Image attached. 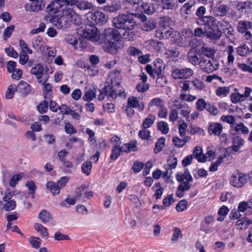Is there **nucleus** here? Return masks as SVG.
<instances>
[{"label": "nucleus", "mask_w": 252, "mask_h": 252, "mask_svg": "<svg viewBox=\"0 0 252 252\" xmlns=\"http://www.w3.org/2000/svg\"><path fill=\"white\" fill-rule=\"evenodd\" d=\"M103 38L105 51L112 54H117L121 46L120 33L118 31L112 28L105 29L103 32Z\"/></svg>", "instance_id": "f257e3e1"}, {"label": "nucleus", "mask_w": 252, "mask_h": 252, "mask_svg": "<svg viewBox=\"0 0 252 252\" xmlns=\"http://www.w3.org/2000/svg\"><path fill=\"white\" fill-rule=\"evenodd\" d=\"M19 46L21 49V52H26V53L31 54L32 50L29 47L28 44L22 39L19 41Z\"/></svg>", "instance_id": "680f3d73"}, {"label": "nucleus", "mask_w": 252, "mask_h": 252, "mask_svg": "<svg viewBox=\"0 0 252 252\" xmlns=\"http://www.w3.org/2000/svg\"><path fill=\"white\" fill-rule=\"evenodd\" d=\"M176 178L178 182H183L185 180L188 182H192L193 180L192 177L188 169H186L183 173H178Z\"/></svg>", "instance_id": "4be33fe9"}, {"label": "nucleus", "mask_w": 252, "mask_h": 252, "mask_svg": "<svg viewBox=\"0 0 252 252\" xmlns=\"http://www.w3.org/2000/svg\"><path fill=\"white\" fill-rule=\"evenodd\" d=\"M252 24L251 22L245 20L240 21L237 25V31L240 33L246 34L247 32H250L248 30L252 28Z\"/></svg>", "instance_id": "a211bd4d"}, {"label": "nucleus", "mask_w": 252, "mask_h": 252, "mask_svg": "<svg viewBox=\"0 0 252 252\" xmlns=\"http://www.w3.org/2000/svg\"><path fill=\"white\" fill-rule=\"evenodd\" d=\"M249 178V176L246 174L237 171L231 176L230 183L233 187L240 188L247 183Z\"/></svg>", "instance_id": "20e7f679"}, {"label": "nucleus", "mask_w": 252, "mask_h": 252, "mask_svg": "<svg viewBox=\"0 0 252 252\" xmlns=\"http://www.w3.org/2000/svg\"><path fill=\"white\" fill-rule=\"evenodd\" d=\"M162 7L165 9H172L175 6L174 1L171 0H162Z\"/></svg>", "instance_id": "774afa93"}, {"label": "nucleus", "mask_w": 252, "mask_h": 252, "mask_svg": "<svg viewBox=\"0 0 252 252\" xmlns=\"http://www.w3.org/2000/svg\"><path fill=\"white\" fill-rule=\"evenodd\" d=\"M16 206V202L13 200H11L9 201H7L4 205H3V209L6 211H10L14 210Z\"/></svg>", "instance_id": "6e6d98bb"}, {"label": "nucleus", "mask_w": 252, "mask_h": 252, "mask_svg": "<svg viewBox=\"0 0 252 252\" xmlns=\"http://www.w3.org/2000/svg\"><path fill=\"white\" fill-rule=\"evenodd\" d=\"M63 15L67 20V22L70 25V23L75 24H79L80 17L79 15L70 8H66L63 11Z\"/></svg>", "instance_id": "1a4fd4ad"}, {"label": "nucleus", "mask_w": 252, "mask_h": 252, "mask_svg": "<svg viewBox=\"0 0 252 252\" xmlns=\"http://www.w3.org/2000/svg\"><path fill=\"white\" fill-rule=\"evenodd\" d=\"M92 168V163L90 161L84 162L81 166L82 172L86 175H89Z\"/></svg>", "instance_id": "a19ab883"}, {"label": "nucleus", "mask_w": 252, "mask_h": 252, "mask_svg": "<svg viewBox=\"0 0 252 252\" xmlns=\"http://www.w3.org/2000/svg\"><path fill=\"white\" fill-rule=\"evenodd\" d=\"M227 66L228 68L231 69L233 66L234 57L232 55L234 52L233 47L232 45L228 47Z\"/></svg>", "instance_id": "473e14b6"}, {"label": "nucleus", "mask_w": 252, "mask_h": 252, "mask_svg": "<svg viewBox=\"0 0 252 252\" xmlns=\"http://www.w3.org/2000/svg\"><path fill=\"white\" fill-rule=\"evenodd\" d=\"M156 28V23L153 21H148L142 25V29L145 31H150Z\"/></svg>", "instance_id": "603ef678"}, {"label": "nucleus", "mask_w": 252, "mask_h": 252, "mask_svg": "<svg viewBox=\"0 0 252 252\" xmlns=\"http://www.w3.org/2000/svg\"><path fill=\"white\" fill-rule=\"evenodd\" d=\"M222 36V32L218 27L216 19L206 16V37L215 43Z\"/></svg>", "instance_id": "f03ea898"}, {"label": "nucleus", "mask_w": 252, "mask_h": 252, "mask_svg": "<svg viewBox=\"0 0 252 252\" xmlns=\"http://www.w3.org/2000/svg\"><path fill=\"white\" fill-rule=\"evenodd\" d=\"M244 140L239 137L234 138L231 147L232 149L235 152L238 151L240 148L244 144Z\"/></svg>", "instance_id": "72a5a7b5"}, {"label": "nucleus", "mask_w": 252, "mask_h": 252, "mask_svg": "<svg viewBox=\"0 0 252 252\" xmlns=\"http://www.w3.org/2000/svg\"><path fill=\"white\" fill-rule=\"evenodd\" d=\"M222 126L220 124L216 123L209 125L208 131L210 135L214 134L219 136L222 133Z\"/></svg>", "instance_id": "f3484780"}, {"label": "nucleus", "mask_w": 252, "mask_h": 252, "mask_svg": "<svg viewBox=\"0 0 252 252\" xmlns=\"http://www.w3.org/2000/svg\"><path fill=\"white\" fill-rule=\"evenodd\" d=\"M44 6V1L42 0H36L32 2L30 5H26L25 9L27 11L36 12L41 10Z\"/></svg>", "instance_id": "9b49d317"}, {"label": "nucleus", "mask_w": 252, "mask_h": 252, "mask_svg": "<svg viewBox=\"0 0 252 252\" xmlns=\"http://www.w3.org/2000/svg\"><path fill=\"white\" fill-rule=\"evenodd\" d=\"M46 188L54 195L59 194L60 190L61 189L57 183H55L53 181L47 182Z\"/></svg>", "instance_id": "393cba45"}, {"label": "nucleus", "mask_w": 252, "mask_h": 252, "mask_svg": "<svg viewBox=\"0 0 252 252\" xmlns=\"http://www.w3.org/2000/svg\"><path fill=\"white\" fill-rule=\"evenodd\" d=\"M31 72L34 75L38 82L40 84H43L47 80V77H44V68L40 64H37L32 68Z\"/></svg>", "instance_id": "6e6552de"}, {"label": "nucleus", "mask_w": 252, "mask_h": 252, "mask_svg": "<svg viewBox=\"0 0 252 252\" xmlns=\"http://www.w3.org/2000/svg\"><path fill=\"white\" fill-rule=\"evenodd\" d=\"M230 89L228 87H219L216 91V94L218 96H226L229 93Z\"/></svg>", "instance_id": "de8ad7c7"}, {"label": "nucleus", "mask_w": 252, "mask_h": 252, "mask_svg": "<svg viewBox=\"0 0 252 252\" xmlns=\"http://www.w3.org/2000/svg\"><path fill=\"white\" fill-rule=\"evenodd\" d=\"M32 47L35 49H40L43 47L44 42L40 36H37L32 40Z\"/></svg>", "instance_id": "ea45409f"}, {"label": "nucleus", "mask_w": 252, "mask_h": 252, "mask_svg": "<svg viewBox=\"0 0 252 252\" xmlns=\"http://www.w3.org/2000/svg\"><path fill=\"white\" fill-rule=\"evenodd\" d=\"M203 149L201 147L197 146L195 147L192 155L198 162H205V155L203 153Z\"/></svg>", "instance_id": "5701e85b"}, {"label": "nucleus", "mask_w": 252, "mask_h": 252, "mask_svg": "<svg viewBox=\"0 0 252 252\" xmlns=\"http://www.w3.org/2000/svg\"><path fill=\"white\" fill-rule=\"evenodd\" d=\"M108 18V16L102 11H97L94 13L92 19L97 24H103L107 21Z\"/></svg>", "instance_id": "dca6fc26"}, {"label": "nucleus", "mask_w": 252, "mask_h": 252, "mask_svg": "<svg viewBox=\"0 0 252 252\" xmlns=\"http://www.w3.org/2000/svg\"><path fill=\"white\" fill-rule=\"evenodd\" d=\"M190 112V108L187 104H185L183 108H181L180 114L184 117H186L187 121L190 122L189 114Z\"/></svg>", "instance_id": "09e8293b"}, {"label": "nucleus", "mask_w": 252, "mask_h": 252, "mask_svg": "<svg viewBox=\"0 0 252 252\" xmlns=\"http://www.w3.org/2000/svg\"><path fill=\"white\" fill-rule=\"evenodd\" d=\"M152 189L156 190V192L154 194L156 199H158L160 198L163 193V188L160 187V184L159 183L156 184L152 187Z\"/></svg>", "instance_id": "a18cd8bd"}, {"label": "nucleus", "mask_w": 252, "mask_h": 252, "mask_svg": "<svg viewBox=\"0 0 252 252\" xmlns=\"http://www.w3.org/2000/svg\"><path fill=\"white\" fill-rule=\"evenodd\" d=\"M24 177V174H16L14 175L10 179L9 185L11 187H15L17 182Z\"/></svg>", "instance_id": "4d7b16f0"}, {"label": "nucleus", "mask_w": 252, "mask_h": 252, "mask_svg": "<svg viewBox=\"0 0 252 252\" xmlns=\"http://www.w3.org/2000/svg\"><path fill=\"white\" fill-rule=\"evenodd\" d=\"M65 40L68 43L75 46L78 43V39L73 35L67 34L65 36Z\"/></svg>", "instance_id": "8fccbe9b"}, {"label": "nucleus", "mask_w": 252, "mask_h": 252, "mask_svg": "<svg viewBox=\"0 0 252 252\" xmlns=\"http://www.w3.org/2000/svg\"><path fill=\"white\" fill-rule=\"evenodd\" d=\"M135 21L132 14L119 15L113 20V25L119 29H125Z\"/></svg>", "instance_id": "7ed1b4c3"}, {"label": "nucleus", "mask_w": 252, "mask_h": 252, "mask_svg": "<svg viewBox=\"0 0 252 252\" xmlns=\"http://www.w3.org/2000/svg\"><path fill=\"white\" fill-rule=\"evenodd\" d=\"M156 117L155 115L150 114L147 118L145 119L142 123V126L144 129L150 127L155 122Z\"/></svg>", "instance_id": "7c9ffc66"}, {"label": "nucleus", "mask_w": 252, "mask_h": 252, "mask_svg": "<svg viewBox=\"0 0 252 252\" xmlns=\"http://www.w3.org/2000/svg\"><path fill=\"white\" fill-rule=\"evenodd\" d=\"M207 63L206 64V72H211L218 69V63L216 60L214 58L206 59Z\"/></svg>", "instance_id": "412c9836"}, {"label": "nucleus", "mask_w": 252, "mask_h": 252, "mask_svg": "<svg viewBox=\"0 0 252 252\" xmlns=\"http://www.w3.org/2000/svg\"><path fill=\"white\" fill-rule=\"evenodd\" d=\"M43 93L46 99H50L52 94V86L51 84L44 83Z\"/></svg>", "instance_id": "e433bc0d"}, {"label": "nucleus", "mask_w": 252, "mask_h": 252, "mask_svg": "<svg viewBox=\"0 0 252 252\" xmlns=\"http://www.w3.org/2000/svg\"><path fill=\"white\" fill-rule=\"evenodd\" d=\"M123 152L120 146H113L112 150V153L110 155V158L113 160H116Z\"/></svg>", "instance_id": "37998d69"}, {"label": "nucleus", "mask_w": 252, "mask_h": 252, "mask_svg": "<svg viewBox=\"0 0 252 252\" xmlns=\"http://www.w3.org/2000/svg\"><path fill=\"white\" fill-rule=\"evenodd\" d=\"M205 13V7L200 6L196 12V15L198 17L197 23L199 25H205L204 14Z\"/></svg>", "instance_id": "2f4dec72"}, {"label": "nucleus", "mask_w": 252, "mask_h": 252, "mask_svg": "<svg viewBox=\"0 0 252 252\" xmlns=\"http://www.w3.org/2000/svg\"><path fill=\"white\" fill-rule=\"evenodd\" d=\"M169 119L172 122H175L178 119V111H176V109L170 108Z\"/></svg>", "instance_id": "0e129e2a"}, {"label": "nucleus", "mask_w": 252, "mask_h": 252, "mask_svg": "<svg viewBox=\"0 0 252 252\" xmlns=\"http://www.w3.org/2000/svg\"><path fill=\"white\" fill-rule=\"evenodd\" d=\"M120 148L123 152L129 153L131 151H135L136 145L135 142H131L123 144Z\"/></svg>", "instance_id": "c756f323"}, {"label": "nucleus", "mask_w": 252, "mask_h": 252, "mask_svg": "<svg viewBox=\"0 0 252 252\" xmlns=\"http://www.w3.org/2000/svg\"><path fill=\"white\" fill-rule=\"evenodd\" d=\"M228 212L229 209L225 206H222L218 211L217 220L220 221H223Z\"/></svg>", "instance_id": "f704fd0d"}, {"label": "nucleus", "mask_w": 252, "mask_h": 252, "mask_svg": "<svg viewBox=\"0 0 252 252\" xmlns=\"http://www.w3.org/2000/svg\"><path fill=\"white\" fill-rule=\"evenodd\" d=\"M177 158L175 156L171 157L167 160L166 171L163 173L164 177H169L172 173V170L177 165Z\"/></svg>", "instance_id": "f8f14e48"}, {"label": "nucleus", "mask_w": 252, "mask_h": 252, "mask_svg": "<svg viewBox=\"0 0 252 252\" xmlns=\"http://www.w3.org/2000/svg\"><path fill=\"white\" fill-rule=\"evenodd\" d=\"M180 98L182 100L186 101L188 102H191L195 100L196 99V97L190 94H187L186 93H183L180 94Z\"/></svg>", "instance_id": "052dcab7"}, {"label": "nucleus", "mask_w": 252, "mask_h": 252, "mask_svg": "<svg viewBox=\"0 0 252 252\" xmlns=\"http://www.w3.org/2000/svg\"><path fill=\"white\" fill-rule=\"evenodd\" d=\"M156 32L157 37L159 39H166L170 36L173 32V30L171 27H160L159 30Z\"/></svg>", "instance_id": "2eb2a0df"}, {"label": "nucleus", "mask_w": 252, "mask_h": 252, "mask_svg": "<svg viewBox=\"0 0 252 252\" xmlns=\"http://www.w3.org/2000/svg\"><path fill=\"white\" fill-rule=\"evenodd\" d=\"M76 6L82 10H85L87 9H92L94 7L92 3L85 0H79L75 4Z\"/></svg>", "instance_id": "a878e982"}, {"label": "nucleus", "mask_w": 252, "mask_h": 252, "mask_svg": "<svg viewBox=\"0 0 252 252\" xmlns=\"http://www.w3.org/2000/svg\"><path fill=\"white\" fill-rule=\"evenodd\" d=\"M172 21L170 17H163L160 18V27L167 28L170 27V26L172 24Z\"/></svg>", "instance_id": "c03bdc74"}, {"label": "nucleus", "mask_w": 252, "mask_h": 252, "mask_svg": "<svg viewBox=\"0 0 252 252\" xmlns=\"http://www.w3.org/2000/svg\"><path fill=\"white\" fill-rule=\"evenodd\" d=\"M252 223L247 217H243L238 220L236 223L237 228L240 230L247 229L249 225Z\"/></svg>", "instance_id": "b1692460"}, {"label": "nucleus", "mask_w": 252, "mask_h": 252, "mask_svg": "<svg viewBox=\"0 0 252 252\" xmlns=\"http://www.w3.org/2000/svg\"><path fill=\"white\" fill-rule=\"evenodd\" d=\"M105 93L107 94V98L110 101H112L116 98L117 94L112 87L110 86H106Z\"/></svg>", "instance_id": "58836bf2"}, {"label": "nucleus", "mask_w": 252, "mask_h": 252, "mask_svg": "<svg viewBox=\"0 0 252 252\" xmlns=\"http://www.w3.org/2000/svg\"><path fill=\"white\" fill-rule=\"evenodd\" d=\"M145 69L147 72L153 78H155L156 76L160 75L158 73V70L157 71L151 65H147Z\"/></svg>", "instance_id": "13d9d810"}, {"label": "nucleus", "mask_w": 252, "mask_h": 252, "mask_svg": "<svg viewBox=\"0 0 252 252\" xmlns=\"http://www.w3.org/2000/svg\"><path fill=\"white\" fill-rule=\"evenodd\" d=\"M38 218L44 223H46L52 220V216L50 213L45 210H42L38 215Z\"/></svg>", "instance_id": "bb28decb"}, {"label": "nucleus", "mask_w": 252, "mask_h": 252, "mask_svg": "<svg viewBox=\"0 0 252 252\" xmlns=\"http://www.w3.org/2000/svg\"><path fill=\"white\" fill-rule=\"evenodd\" d=\"M96 90L94 89H89L85 93L83 99L85 101H91L96 97Z\"/></svg>", "instance_id": "c9c22d12"}, {"label": "nucleus", "mask_w": 252, "mask_h": 252, "mask_svg": "<svg viewBox=\"0 0 252 252\" xmlns=\"http://www.w3.org/2000/svg\"><path fill=\"white\" fill-rule=\"evenodd\" d=\"M158 129L163 133L166 134L169 131V127L167 123L161 121L158 124Z\"/></svg>", "instance_id": "5fc2aeb1"}, {"label": "nucleus", "mask_w": 252, "mask_h": 252, "mask_svg": "<svg viewBox=\"0 0 252 252\" xmlns=\"http://www.w3.org/2000/svg\"><path fill=\"white\" fill-rule=\"evenodd\" d=\"M135 26V22L133 23V24H130L126 28L124 29L125 31L123 33V36L125 39L127 40H133L134 36L137 32L136 31L134 30Z\"/></svg>", "instance_id": "4468645a"}, {"label": "nucleus", "mask_w": 252, "mask_h": 252, "mask_svg": "<svg viewBox=\"0 0 252 252\" xmlns=\"http://www.w3.org/2000/svg\"><path fill=\"white\" fill-rule=\"evenodd\" d=\"M81 35L92 42L98 41L100 39V33L97 29L93 26H89L82 31Z\"/></svg>", "instance_id": "39448f33"}, {"label": "nucleus", "mask_w": 252, "mask_h": 252, "mask_svg": "<svg viewBox=\"0 0 252 252\" xmlns=\"http://www.w3.org/2000/svg\"><path fill=\"white\" fill-rule=\"evenodd\" d=\"M17 87L15 85H11L9 86L5 94V97L7 99L12 98L14 96V93L16 90Z\"/></svg>", "instance_id": "bf43d9fd"}, {"label": "nucleus", "mask_w": 252, "mask_h": 252, "mask_svg": "<svg viewBox=\"0 0 252 252\" xmlns=\"http://www.w3.org/2000/svg\"><path fill=\"white\" fill-rule=\"evenodd\" d=\"M252 51V50H250V48L246 44H244L240 47H238L237 49V52L238 54L241 56H247Z\"/></svg>", "instance_id": "4c0bfd02"}, {"label": "nucleus", "mask_w": 252, "mask_h": 252, "mask_svg": "<svg viewBox=\"0 0 252 252\" xmlns=\"http://www.w3.org/2000/svg\"><path fill=\"white\" fill-rule=\"evenodd\" d=\"M234 129L236 132L241 131L243 134H247L249 132V128L242 123L237 125Z\"/></svg>", "instance_id": "3c124183"}, {"label": "nucleus", "mask_w": 252, "mask_h": 252, "mask_svg": "<svg viewBox=\"0 0 252 252\" xmlns=\"http://www.w3.org/2000/svg\"><path fill=\"white\" fill-rule=\"evenodd\" d=\"M34 228L38 233H40L42 238L47 239L49 237V233L47 228L40 223L34 224Z\"/></svg>", "instance_id": "cd10ccee"}, {"label": "nucleus", "mask_w": 252, "mask_h": 252, "mask_svg": "<svg viewBox=\"0 0 252 252\" xmlns=\"http://www.w3.org/2000/svg\"><path fill=\"white\" fill-rule=\"evenodd\" d=\"M220 119L222 121L230 125H233L235 122V118L230 115L222 116Z\"/></svg>", "instance_id": "69168bd1"}, {"label": "nucleus", "mask_w": 252, "mask_h": 252, "mask_svg": "<svg viewBox=\"0 0 252 252\" xmlns=\"http://www.w3.org/2000/svg\"><path fill=\"white\" fill-rule=\"evenodd\" d=\"M141 11L147 14H152L154 12L153 8L150 6V5L147 3L142 4L141 6Z\"/></svg>", "instance_id": "e2e57ef3"}, {"label": "nucleus", "mask_w": 252, "mask_h": 252, "mask_svg": "<svg viewBox=\"0 0 252 252\" xmlns=\"http://www.w3.org/2000/svg\"><path fill=\"white\" fill-rule=\"evenodd\" d=\"M238 209L246 215L252 214V197L248 201H242L238 205Z\"/></svg>", "instance_id": "9d476101"}, {"label": "nucleus", "mask_w": 252, "mask_h": 252, "mask_svg": "<svg viewBox=\"0 0 252 252\" xmlns=\"http://www.w3.org/2000/svg\"><path fill=\"white\" fill-rule=\"evenodd\" d=\"M149 88V85L145 83H139L136 85V90L139 93H143L147 91Z\"/></svg>", "instance_id": "338daca9"}, {"label": "nucleus", "mask_w": 252, "mask_h": 252, "mask_svg": "<svg viewBox=\"0 0 252 252\" xmlns=\"http://www.w3.org/2000/svg\"><path fill=\"white\" fill-rule=\"evenodd\" d=\"M193 74V70L189 68H175L171 72V76L175 79L189 78Z\"/></svg>", "instance_id": "0eeeda50"}, {"label": "nucleus", "mask_w": 252, "mask_h": 252, "mask_svg": "<svg viewBox=\"0 0 252 252\" xmlns=\"http://www.w3.org/2000/svg\"><path fill=\"white\" fill-rule=\"evenodd\" d=\"M44 20L46 21H50L58 29L66 28L70 25L63 15L60 17L54 18L51 15H47L44 17Z\"/></svg>", "instance_id": "423d86ee"}, {"label": "nucleus", "mask_w": 252, "mask_h": 252, "mask_svg": "<svg viewBox=\"0 0 252 252\" xmlns=\"http://www.w3.org/2000/svg\"><path fill=\"white\" fill-rule=\"evenodd\" d=\"M165 145V138H160L158 139V141L156 143L154 148V152L156 154L160 152Z\"/></svg>", "instance_id": "49530a36"}, {"label": "nucleus", "mask_w": 252, "mask_h": 252, "mask_svg": "<svg viewBox=\"0 0 252 252\" xmlns=\"http://www.w3.org/2000/svg\"><path fill=\"white\" fill-rule=\"evenodd\" d=\"M164 106V102L163 99L159 97L153 98L148 104L149 109L150 107L156 106L158 109Z\"/></svg>", "instance_id": "c85d7f7f"}, {"label": "nucleus", "mask_w": 252, "mask_h": 252, "mask_svg": "<svg viewBox=\"0 0 252 252\" xmlns=\"http://www.w3.org/2000/svg\"><path fill=\"white\" fill-rule=\"evenodd\" d=\"M229 10L230 8L228 6L222 4L220 5L216 9H214L213 13L218 16L223 17L227 15Z\"/></svg>", "instance_id": "aec40b11"}, {"label": "nucleus", "mask_w": 252, "mask_h": 252, "mask_svg": "<svg viewBox=\"0 0 252 252\" xmlns=\"http://www.w3.org/2000/svg\"><path fill=\"white\" fill-rule=\"evenodd\" d=\"M183 234L181 230L178 228L175 227L173 229V233L171 238V241L173 243H175L178 241L179 238H182Z\"/></svg>", "instance_id": "79ce46f5"}, {"label": "nucleus", "mask_w": 252, "mask_h": 252, "mask_svg": "<svg viewBox=\"0 0 252 252\" xmlns=\"http://www.w3.org/2000/svg\"><path fill=\"white\" fill-rule=\"evenodd\" d=\"M127 106L132 108H138L140 111L144 110L145 105L142 102H140L136 96H131L127 98Z\"/></svg>", "instance_id": "ddd939ff"}, {"label": "nucleus", "mask_w": 252, "mask_h": 252, "mask_svg": "<svg viewBox=\"0 0 252 252\" xmlns=\"http://www.w3.org/2000/svg\"><path fill=\"white\" fill-rule=\"evenodd\" d=\"M29 242L33 248L37 249L40 247L41 240L39 237H31L29 238Z\"/></svg>", "instance_id": "864d4df0"}, {"label": "nucleus", "mask_w": 252, "mask_h": 252, "mask_svg": "<svg viewBox=\"0 0 252 252\" xmlns=\"http://www.w3.org/2000/svg\"><path fill=\"white\" fill-rule=\"evenodd\" d=\"M217 24H218V26L220 25V30L222 31L225 34L227 35L233 34V29L229 22L223 20L220 22L217 23Z\"/></svg>", "instance_id": "6ab92c4d"}]
</instances>
